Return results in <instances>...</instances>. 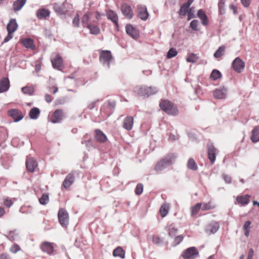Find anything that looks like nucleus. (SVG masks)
I'll return each mask as SVG.
<instances>
[{
    "label": "nucleus",
    "mask_w": 259,
    "mask_h": 259,
    "mask_svg": "<svg viewBox=\"0 0 259 259\" xmlns=\"http://www.w3.org/2000/svg\"><path fill=\"white\" fill-rule=\"evenodd\" d=\"M134 92L138 96L146 98L155 94L158 92V90L154 87L138 85L134 88Z\"/></svg>",
    "instance_id": "nucleus-1"
},
{
    "label": "nucleus",
    "mask_w": 259,
    "mask_h": 259,
    "mask_svg": "<svg viewBox=\"0 0 259 259\" xmlns=\"http://www.w3.org/2000/svg\"><path fill=\"white\" fill-rule=\"evenodd\" d=\"M159 106L161 110L169 115H176L178 114L179 111L177 106L167 100H161L159 103Z\"/></svg>",
    "instance_id": "nucleus-2"
},
{
    "label": "nucleus",
    "mask_w": 259,
    "mask_h": 259,
    "mask_svg": "<svg viewBox=\"0 0 259 259\" xmlns=\"http://www.w3.org/2000/svg\"><path fill=\"white\" fill-rule=\"evenodd\" d=\"M176 156L174 154H169L164 158L159 161L155 166V170L160 171L165 168L168 165L171 164L175 161Z\"/></svg>",
    "instance_id": "nucleus-3"
},
{
    "label": "nucleus",
    "mask_w": 259,
    "mask_h": 259,
    "mask_svg": "<svg viewBox=\"0 0 259 259\" xmlns=\"http://www.w3.org/2000/svg\"><path fill=\"white\" fill-rule=\"evenodd\" d=\"M112 60L113 57L111 55L110 51H101L100 55L99 56V60L104 66H105L107 67L108 69H109L110 68V63Z\"/></svg>",
    "instance_id": "nucleus-4"
},
{
    "label": "nucleus",
    "mask_w": 259,
    "mask_h": 259,
    "mask_svg": "<svg viewBox=\"0 0 259 259\" xmlns=\"http://www.w3.org/2000/svg\"><path fill=\"white\" fill-rule=\"evenodd\" d=\"M115 105V102L108 101L104 103L101 107L100 111L108 117L113 113Z\"/></svg>",
    "instance_id": "nucleus-5"
},
{
    "label": "nucleus",
    "mask_w": 259,
    "mask_h": 259,
    "mask_svg": "<svg viewBox=\"0 0 259 259\" xmlns=\"http://www.w3.org/2000/svg\"><path fill=\"white\" fill-rule=\"evenodd\" d=\"M59 223L64 228H66L69 224V214L64 208H60L58 213Z\"/></svg>",
    "instance_id": "nucleus-6"
},
{
    "label": "nucleus",
    "mask_w": 259,
    "mask_h": 259,
    "mask_svg": "<svg viewBox=\"0 0 259 259\" xmlns=\"http://www.w3.org/2000/svg\"><path fill=\"white\" fill-rule=\"evenodd\" d=\"M70 4L66 1L62 4L55 3L54 5V11L59 15H65L69 12Z\"/></svg>",
    "instance_id": "nucleus-7"
},
{
    "label": "nucleus",
    "mask_w": 259,
    "mask_h": 259,
    "mask_svg": "<svg viewBox=\"0 0 259 259\" xmlns=\"http://www.w3.org/2000/svg\"><path fill=\"white\" fill-rule=\"evenodd\" d=\"M182 256L184 259H195L199 256V251L195 247H190L183 251Z\"/></svg>",
    "instance_id": "nucleus-8"
},
{
    "label": "nucleus",
    "mask_w": 259,
    "mask_h": 259,
    "mask_svg": "<svg viewBox=\"0 0 259 259\" xmlns=\"http://www.w3.org/2000/svg\"><path fill=\"white\" fill-rule=\"evenodd\" d=\"M245 63L240 58L236 57L232 63V67L237 73H241L244 68Z\"/></svg>",
    "instance_id": "nucleus-9"
},
{
    "label": "nucleus",
    "mask_w": 259,
    "mask_h": 259,
    "mask_svg": "<svg viewBox=\"0 0 259 259\" xmlns=\"http://www.w3.org/2000/svg\"><path fill=\"white\" fill-rule=\"evenodd\" d=\"M208 158L211 164L215 162L218 150L212 143H208L207 145Z\"/></svg>",
    "instance_id": "nucleus-10"
},
{
    "label": "nucleus",
    "mask_w": 259,
    "mask_h": 259,
    "mask_svg": "<svg viewBox=\"0 0 259 259\" xmlns=\"http://www.w3.org/2000/svg\"><path fill=\"white\" fill-rule=\"evenodd\" d=\"M8 114L13 119L15 122H18L24 117L23 114L18 109H12L8 110Z\"/></svg>",
    "instance_id": "nucleus-11"
},
{
    "label": "nucleus",
    "mask_w": 259,
    "mask_h": 259,
    "mask_svg": "<svg viewBox=\"0 0 259 259\" xmlns=\"http://www.w3.org/2000/svg\"><path fill=\"white\" fill-rule=\"evenodd\" d=\"M64 116L62 110L57 109L52 114L50 121L53 123H59L63 120Z\"/></svg>",
    "instance_id": "nucleus-12"
},
{
    "label": "nucleus",
    "mask_w": 259,
    "mask_h": 259,
    "mask_svg": "<svg viewBox=\"0 0 259 259\" xmlns=\"http://www.w3.org/2000/svg\"><path fill=\"white\" fill-rule=\"evenodd\" d=\"M54 244L53 243L46 241L41 244L40 247L43 252L51 255L53 254L54 251Z\"/></svg>",
    "instance_id": "nucleus-13"
},
{
    "label": "nucleus",
    "mask_w": 259,
    "mask_h": 259,
    "mask_svg": "<svg viewBox=\"0 0 259 259\" xmlns=\"http://www.w3.org/2000/svg\"><path fill=\"white\" fill-rule=\"evenodd\" d=\"M25 164L26 169L30 172H34L37 166V161L32 157H27L26 160Z\"/></svg>",
    "instance_id": "nucleus-14"
},
{
    "label": "nucleus",
    "mask_w": 259,
    "mask_h": 259,
    "mask_svg": "<svg viewBox=\"0 0 259 259\" xmlns=\"http://www.w3.org/2000/svg\"><path fill=\"white\" fill-rule=\"evenodd\" d=\"M227 90L224 87L215 89L213 92V97L217 99H223L226 98Z\"/></svg>",
    "instance_id": "nucleus-15"
},
{
    "label": "nucleus",
    "mask_w": 259,
    "mask_h": 259,
    "mask_svg": "<svg viewBox=\"0 0 259 259\" xmlns=\"http://www.w3.org/2000/svg\"><path fill=\"white\" fill-rule=\"evenodd\" d=\"M121 10L123 15L128 19H132L134 16L132 9L127 4H123L121 7Z\"/></svg>",
    "instance_id": "nucleus-16"
},
{
    "label": "nucleus",
    "mask_w": 259,
    "mask_h": 259,
    "mask_svg": "<svg viewBox=\"0 0 259 259\" xmlns=\"http://www.w3.org/2000/svg\"><path fill=\"white\" fill-rule=\"evenodd\" d=\"M137 9L139 17L142 20L146 21L149 17L146 7L140 5L138 6Z\"/></svg>",
    "instance_id": "nucleus-17"
},
{
    "label": "nucleus",
    "mask_w": 259,
    "mask_h": 259,
    "mask_svg": "<svg viewBox=\"0 0 259 259\" xmlns=\"http://www.w3.org/2000/svg\"><path fill=\"white\" fill-rule=\"evenodd\" d=\"M95 138L96 141L100 143H104L107 141L106 136L103 133V132L99 129H96L95 130Z\"/></svg>",
    "instance_id": "nucleus-18"
},
{
    "label": "nucleus",
    "mask_w": 259,
    "mask_h": 259,
    "mask_svg": "<svg viewBox=\"0 0 259 259\" xmlns=\"http://www.w3.org/2000/svg\"><path fill=\"white\" fill-rule=\"evenodd\" d=\"M74 174L70 172L68 174L64 180L62 186L66 189H68L74 181Z\"/></svg>",
    "instance_id": "nucleus-19"
},
{
    "label": "nucleus",
    "mask_w": 259,
    "mask_h": 259,
    "mask_svg": "<svg viewBox=\"0 0 259 259\" xmlns=\"http://www.w3.org/2000/svg\"><path fill=\"white\" fill-rule=\"evenodd\" d=\"M134 125V118L131 116L126 117L123 121L122 127L123 128L129 131H131Z\"/></svg>",
    "instance_id": "nucleus-20"
},
{
    "label": "nucleus",
    "mask_w": 259,
    "mask_h": 259,
    "mask_svg": "<svg viewBox=\"0 0 259 259\" xmlns=\"http://www.w3.org/2000/svg\"><path fill=\"white\" fill-rule=\"evenodd\" d=\"M220 228L218 222H213L208 225L205 229V231L209 234L216 233Z\"/></svg>",
    "instance_id": "nucleus-21"
},
{
    "label": "nucleus",
    "mask_w": 259,
    "mask_h": 259,
    "mask_svg": "<svg viewBox=\"0 0 259 259\" xmlns=\"http://www.w3.org/2000/svg\"><path fill=\"white\" fill-rule=\"evenodd\" d=\"M197 16L201 20V24L203 26H207L209 23V21L205 12L202 9H200L197 11Z\"/></svg>",
    "instance_id": "nucleus-22"
},
{
    "label": "nucleus",
    "mask_w": 259,
    "mask_h": 259,
    "mask_svg": "<svg viewBox=\"0 0 259 259\" xmlns=\"http://www.w3.org/2000/svg\"><path fill=\"white\" fill-rule=\"evenodd\" d=\"M10 81L8 77H3L0 80V93L7 91L10 88Z\"/></svg>",
    "instance_id": "nucleus-23"
},
{
    "label": "nucleus",
    "mask_w": 259,
    "mask_h": 259,
    "mask_svg": "<svg viewBox=\"0 0 259 259\" xmlns=\"http://www.w3.org/2000/svg\"><path fill=\"white\" fill-rule=\"evenodd\" d=\"M193 2L194 0H188L187 3L183 4L178 12L179 14L181 16H185L188 12L190 5Z\"/></svg>",
    "instance_id": "nucleus-24"
},
{
    "label": "nucleus",
    "mask_w": 259,
    "mask_h": 259,
    "mask_svg": "<svg viewBox=\"0 0 259 259\" xmlns=\"http://www.w3.org/2000/svg\"><path fill=\"white\" fill-rule=\"evenodd\" d=\"M92 16V12L88 11L82 17L81 22L83 27H87L88 25H90L92 23H89Z\"/></svg>",
    "instance_id": "nucleus-25"
},
{
    "label": "nucleus",
    "mask_w": 259,
    "mask_h": 259,
    "mask_svg": "<svg viewBox=\"0 0 259 259\" xmlns=\"http://www.w3.org/2000/svg\"><path fill=\"white\" fill-rule=\"evenodd\" d=\"M107 17L109 20H110L116 26L118 27V16L116 13L112 10H109L107 13Z\"/></svg>",
    "instance_id": "nucleus-26"
},
{
    "label": "nucleus",
    "mask_w": 259,
    "mask_h": 259,
    "mask_svg": "<svg viewBox=\"0 0 259 259\" xmlns=\"http://www.w3.org/2000/svg\"><path fill=\"white\" fill-rule=\"evenodd\" d=\"M250 196L248 194L237 196L236 201L241 206H245L247 205L249 202V198Z\"/></svg>",
    "instance_id": "nucleus-27"
},
{
    "label": "nucleus",
    "mask_w": 259,
    "mask_h": 259,
    "mask_svg": "<svg viewBox=\"0 0 259 259\" xmlns=\"http://www.w3.org/2000/svg\"><path fill=\"white\" fill-rule=\"evenodd\" d=\"M126 33L132 37L136 38L139 36L138 31L132 25L127 24L125 27Z\"/></svg>",
    "instance_id": "nucleus-28"
},
{
    "label": "nucleus",
    "mask_w": 259,
    "mask_h": 259,
    "mask_svg": "<svg viewBox=\"0 0 259 259\" xmlns=\"http://www.w3.org/2000/svg\"><path fill=\"white\" fill-rule=\"evenodd\" d=\"M52 66L54 68L60 70L63 66V60L60 55L52 60Z\"/></svg>",
    "instance_id": "nucleus-29"
},
{
    "label": "nucleus",
    "mask_w": 259,
    "mask_h": 259,
    "mask_svg": "<svg viewBox=\"0 0 259 259\" xmlns=\"http://www.w3.org/2000/svg\"><path fill=\"white\" fill-rule=\"evenodd\" d=\"M18 24L15 19H11L7 25L8 32H14L18 28Z\"/></svg>",
    "instance_id": "nucleus-30"
},
{
    "label": "nucleus",
    "mask_w": 259,
    "mask_h": 259,
    "mask_svg": "<svg viewBox=\"0 0 259 259\" xmlns=\"http://www.w3.org/2000/svg\"><path fill=\"white\" fill-rule=\"evenodd\" d=\"M250 139L254 143L259 142V126H255L252 130Z\"/></svg>",
    "instance_id": "nucleus-31"
},
{
    "label": "nucleus",
    "mask_w": 259,
    "mask_h": 259,
    "mask_svg": "<svg viewBox=\"0 0 259 259\" xmlns=\"http://www.w3.org/2000/svg\"><path fill=\"white\" fill-rule=\"evenodd\" d=\"M165 231L168 233V235L170 237H174L178 232V229L172 224L167 225L165 228Z\"/></svg>",
    "instance_id": "nucleus-32"
},
{
    "label": "nucleus",
    "mask_w": 259,
    "mask_h": 259,
    "mask_svg": "<svg viewBox=\"0 0 259 259\" xmlns=\"http://www.w3.org/2000/svg\"><path fill=\"white\" fill-rule=\"evenodd\" d=\"M21 44L27 49L33 50L35 48L33 40L30 38H27L22 39L21 40Z\"/></svg>",
    "instance_id": "nucleus-33"
},
{
    "label": "nucleus",
    "mask_w": 259,
    "mask_h": 259,
    "mask_svg": "<svg viewBox=\"0 0 259 259\" xmlns=\"http://www.w3.org/2000/svg\"><path fill=\"white\" fill-rule=\"evenodd\" d=\"M97 24H90L87 27L90 30V32L92 34L98 35L100 33V29L99 27L96 25Z\"/></svg>",
    "instance_id": "nucleus-34"
},
{
    "label": "nucleus",
    "mask_w": 259,
    "mask_h": 259,
    "mask_svg": "<svg viewBox=\"0 0 259 259\" xmlns=\"http://www.w3.org/2000/svg\"><path fill=\"white\" fill-rule=\"evenodd\" d=\"M26 2V0H16L13 3V10L15 12L21 9Z\"/></svg>",
    "instance_id": "nucleus-35"
},
{
    "label": "nucleus",
    "mask_w": 259,
    "mask_h": 259,
    "mask_svg": "<svg viewBox=\"0 0 259 259\" xmlns=\"http://www.w3.org/2000/svg\"><path fill=\"white\" fill-rule=\"evenodd\" d=\"M36 14L37 18L41 19L49 17L50 12L48 9H41L37 11Z\"/></svg>",
    "instance_id": "nucleus-36"
},
{
    "label": "nucleus",
    "mask_w": 259,
    "mask_h": 259,
    "mask_svg": "<svg viewBox=\"0 0 259 259\" xmlns=\"http://www.w3.org/2000/svg\"><path fill=\"white\" fill-rule=\"evenodd\" d=\"M40 113V111L39 108L37 107H33L30 110L29 116L32 119H36L38 118Z\"/></svg>",
    "instance_id": "nucleus-37"
},
{
    "label": "nucleus",
    "mask_w": 259,
    "mask_h": 259,
    "mask_svg": "<svg viewBox=\"0 0 259 259\" xmlns=\"http://www.w3.org/2000/svg\"><path fill=\"white\" fill-rule=\"evenodd\" d=\"M113 255L114 256H118L121 258H124L125 257V251L122 247L118 246L113 250Z\"/></svg>",
    "instance_id": "nucleus-38"
},
{
    "label": "nucleus",
    "mask_w": 259,
    "mask_h": 259,
    "mask_svg": "<svg viewBox=\"0 0 259 259\" xmlns=\"http://www.w3.org/2000/svg\"><path fill=\"white\" fill-rule=\"evenodd\" d=\"M169 205L168 204L165 203L161 206L159 209V213L162 218L165 217L168 212Z\"/></svg>",
    "instance_id": "nucleus-39"
},
{
    "label": "nucleus",
    "mask_w": 259,
    "mask_h": 259,
    "mask_svg": "<svg viewBox=\"0 0 259 259\" xmlns=\"http://www.w3.org/2000/svg\"><path fill=\"white\" fill-rule=\"evenodd\" d=\"M187 165L189 169L192 170H196L198 169V166L196 163L192 158L188 159Z\"/></svg>",
    "instance_id": "nucleus-40"
},
{
    "label": "nucleus",
    "mask_w": 259,
    "mask_h": 259,
    "mask_svg": "<svg viewBox=\"0 0 259 259\" xmlns=\"http://www.w3.org/2000/svg\"><path fill=\"white\" fill-rule=\"evenodd\" d=\"M225 47L223 46L220 47L215 52L213 56L215 58H219L224 55Z\"/></svg>",
    "instance_id": "nucleus-41"
},
{
    "label": "nucleus",
    "mask_w": 259,
    "mask_h": 259,
    "mask_svg": "<svg viewBox=\"0 0 259 259\" xmlns=\"http://www.w3.org/2000/svg\"><path fill=\"white\" fill-rule=\"evenodd\" d=\"M222 77V74L221 72L218 70L214 69L212 71L210 75V78L212 80H216L218 79L221 78Z\"/></svg>",
    "instance_id": "nucleus-42"
},
{
    "label": "nucleus",
    "mask_w": 259,
    "mask_h": 259,
    "mask_svg": "<svg viewBox=\"0 0 259 259\" xmlns=\"http://www.w3.org/2000/svg\"><path fill=\"white\" fill-rule=\"evenodd\" d=\"M7 238L11 241H14L17 239L18 234L16 231H10L9 234L6 236Z\"/></svg>",
    "instance_id": "nucleus-43"
},
{
    "label": "nucleus",
    "mask_w": 259,
    "mask_h": 259,
    "mask_svg": "<svg viewBox=\"0 0 259 259\" xmlns=\"http://www.w3.org/2000/svg\"><path fill=\"white\" fill-rule=\"evenodd\" d=\"M202 206L201 203H197L196 205L193 206L191 208V215L194 216L196 215Z\"/></svg>",
    "instance_id": "nucleus-44"
},
{
    "label": "nucleus",
    "mask_w": 259,
    "mask_h": 259,
    "mask_svg": "<svg viewBox=\"0 0 259 259\" xmlns=\"http://www.w3.org/2000/svg\"><path fill=\"white\" fill-rule=\"evenodd\" d=\"M21 91L24 94L32 95L34 91V88L32 87L26 86L21 89Z\"/></svg>",
    "instance_id": "nucleus-45"
},
{
    "label": "nucleus",
    "mask_w": 259,
    "mask_h": 259,
    "mask_svg": "<svg viewBox=\"0 0 259 259\" xmlns=\"http://www.w3.org/2000/svg\"><path fill=\"white\" fill-rule=\"evenodd\" d=\"M49 195L47 193H43L41 197L39 199V203L41 204L45 205L49 202Z\"/></svg>",
    "instance_id": "nucleus-46"
},
{
    "label": "nucleus",
    "mask_w": 259,
    "mask_h": 259,
    "mask_svg": "<svg viewBox=\"0 0 259 259\" xmlns=\"http://www.w3.org/2000/svg\"><path fill=\"white\" fill-rule=\"evenodd\" d=\"M198 60V57L194 53H191L186 60L188 62L196 63Z\"/></svg>",
    "instance_id": "nucleus-47"
},
{
    "label": "nucleus",
    "mask_w": 259,
    "mask_h": 259,
    "mask_svg": "<svg viewBox=\"0 0 259 259\" xmlns=\"http://www.w3.org/2000/svg\"><path fill=\"white\" fill-rule=\"evenodd\" d=\"M178 54V52L176 49L174 48H171L167 53V58L168 59H171L175 57Z\"/></svg>",
    "instance_id": "nucleus-48"
},
{
    "label": "nucleus",
    "mask_w": 259,
    "mask_h": 259,
    "mask_svg": "<svg viewBox=\"0 0 259 259\" xmlns=\"http://www.w3.org/2000/svg\"><path fill=\"white\" fill-rule=\"evenodd\" d=\"M143 191V185L142 184H138L135 189V193L137 195H140Z\"/></svg>",
    "instance_id": "nucleus-49"
},
{
    "label": "nucleus",
    "mask_w": 259,
    "mask_h": 259,
    "mask_svg": "<svg viewBox=\"0 0 259 259\" xmlns=\"http://www.w3.org/2000/svg\"><path fill=\"white\" fill-rule=\"evenodd\" d=\"M225 2L224 0H221L218 3V7L219 9V12L221 14L224 13L225 11Z\"/></svg>",
    "instance_id": "nucleus-50"
},
{
    "label": "nucleus",
    "mask_w": 259,
    "mask_h": 259,
    "mask_svg": "<svg viewBox=\"0 0 259 259\" xmlns=\"http://www.w3.org/2000/svg\"><path fill=\"white\" fill-rule=\"evenodd\" d=\"M183 239L184 237L182 235L176 236L173 242L174 246H177L181 242H182Z\"/></svg>",
    "instance_id": "nucleus-51"
},
{
    "label": "nucleus",
    "mask_w": 259,
    "mask_h": 259,
    "mask_svg": "<svg viewBox=\"0 0 259 259\" xmlns=\"http://www.w3.org/2000/svg\"><path fill=\"white\" fill-rule=\"evenodd\" d=\"M79 15L76 14L72 21V24L75 27H79Z\"/></svg>",
    "instance_id": "nucleus-52"
},
{
    "label": "nucleus",
    "mask_w": 259,
    "mask_h": 259,
    "mask_svg": "<svg viewBox=\"0 0 259 259\" xmlns=\"http://www.w3.org/2000/svg\"><path fill=\"white\" fill-rule=\"evenodd\" d=\"M21 250L20 247L17 244H14L10 249L11 252L16 253Z\"/></svg>",
    "instance_id": "nucleus-53"
},
{
    "label": "nucleus",
    "mask_w": 259,
    "mask_h": 259,
    "mask_svg": "<svg viewBox=\"0 0 259 259\" xmlns=\"http://www.w3.org/2000/svg\"><path fill=\"white\" fill-rule=\"evenodd\" d=\"M198 25V21L197 20H192L190 24V27L195 31H197L198 30L197 26Z\"/></svg>",
    "instance_id": "nucleus-54"
},
{
    "label": "nucleus",
    "mask_w": 259,
    "mask_h": 259,
    "mask_svg": "<svg viewBox=\"0 0 259 259\" xmlns=\"http://www.w3.org/2000/svg\"><path fill=\"white\" fill-rule=\"evenodd\" d=\"M152 242L156 245H159L162 243V239L157 236H153L152 237Z\"/></svg>",
    "instance_id": "nucleus-55"
},
{
    "label": "nucleus",
    "mask_w": 259,
    "mask_h": 259,
    "mask_svg": "<svg viewBox=\"0 0 259 259\" xmlns=\"http://www.w3.org/2000/svg\"><path fill=\"white\" fill-rule=\"evenodd\" d=\"M222 178L226 183L230 184L231 183L232 179L230 176L225 174H223L222 175Z\"/></svg>",
    "instance_id": "nucleus-56"
},
{
    "label": "nucleus",
    "mask_w": 259,
    "mask_h": 259,
    "mask_svg": "<svg viewBox=\"0 0 259 259\" xmlns=\"http://www.w3.org/2000/svg\"><path fill=\"white\" fill-rule=\"evenodd\" d=\"M251 224V222L250 221H247L245 222L243 226V230L244 231L250 230V229L251 228V227H250Z\"/></svg>",
    "instance_id": "nucleus-57"
},
{
    "label": "nucleus",
    "mask_w": 259,
    "mask_h": 259,
    "mask_svg": "<svg viewBox=\"0 0 259 259\" xmlns=\"http://www.w3.org/2000/svg\"><path fill=\"white\" fill-rule=\"evenodd\" d=\"M187 16H188V18H187L188 20H190L192 18L195 17V15L194 14V12L192 10V8H190L189 9L188 12Z\"/></svg>",
    "instance_id": "nucleus-58"
},
{
    "label": "nucleus",
    "mask_w": 259,
    "mask_h": 259,
    "mask_svg": "<svg viewBox=\"0 0 259 259\" xmlns=\"http://www.w3.org/2000/svg\"><path fill=\"white\" fill-rule=\"evenodd\" d=\"M0 133L1 134L0 139L5 140L7 138V132L4 129H0Z\"/></svg>",
    "instance_id": "nucleus-59"
},
{
    "label": "nucleus",
    "mask_w": 259,
    "mask_h": 259,
    "mask_svg": "<svg viewBox=\"0 0 259 259\" xmlns=\"http://www.w3.org/2000/svg\"><path fill=\"white\" fill-rule=\"evenodd\" d=\"M241 4L242 5L245 7L247 8L249 6L251 2V0H240Z\"/></svg>",
    "instance_id": "nucleus-60"
},
{
    "label": "nucleus",
    "mask_w": 259,
    "mask_h": 259,
    "mask_svg": "<svg viewBox=\"0 0 259 259\" xmlns=\"http://www.w3.org/2000/svg\"><path fill=\"white\" fill-rule=\"evenodd\" d=\"M13 37V32H8L7 36L4 39V42H7L9 41Z\"/></svg>",
    "instance_id": "nucleus-61"
},
{
    "label": "nucleus",
    "mask_w": 259,
    "mask_h": 259,
    "mask_svg": "<svg viewBox=\"0 0 259 259\" xmlns=\"http://www.w3.org/2000/svg\"><path fill=\"white\" fill-rule=\"evenodd\" d=\"M13 203L11 200L8 199H6L4 201V204L8 207H11L13 205Z\"/></svg>",
    "instance_id": "nucleus-62"
},
{
    "label": "nucleus",
    "mask_w": 259,
    "mask_h": 259,
    "mask_svg": "<svg viewBox=\"0 0 259 259\" xmlns=\"http://www.w3.org/2000/svg\"><path fill=\"white\" fill-rule=\"evenodd\" d=\"M95 14V18L97 19V21H94L93 22L95 24H98V21L100 19L102 14L98 11L96 12Z\"/></svg>",
    "instance_id": "nucleus-63"
},
{
    "label": "nucleus",
    "mask_w": 259,
    "mask_h": 259,
    "mask_svg": "<svg viewBox=\"0 0 259 259\" xmlns=\"http://www.w3.org/2000/svg\"><path fill=\"white\" fill-rule=\"evenodd\" d=\"M212 208V207L211 206L210 203L204 204L203 206H202V210H209V209H211Z\"/></svg>",
    "instance_id": "nucleus-64"
}]
</instances>
